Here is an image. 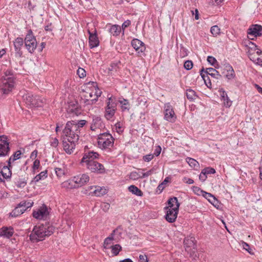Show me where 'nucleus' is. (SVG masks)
Here are the masks:
<instances>
[{
  "instance_id": "6",
  "label": "nucleus",
  "mask_w": 262,
  "mask_h": 262,
  "mask_svg": "<svg viewBox=\"0 0 262 262\" xmlns=\"http://www.w3.org/2000/svg\"><path fill=\"white\" fill-rule=\"evenodd\" d=\"M23 98L25 103L30 107L42 106L43 100L37 95L27 93L23 96Z\"/></svg>"
},
{
  "instance_id": "39",
  "label": "nucleus",
  "mask_w": 262,
  "mask_h": 262,
  "mask_svg": "<svg viewBox=\"0 0 262 262\" xmlns=\"http://www.w3.org/2000/svg\"><path fill=\"white\" fill-rule=\"evenodd\" d=\"M110 248L112 249V252L115 256L117 255L119 252L122 250L121 246L119 244L111 246Z\"/></svg>"
},
{
  "instance_id": "49",
  "label": "nucleus",
  "mask_w": 262,
  "mask_h": 262,
  "mask_svg": "<svg viewBox=\"0 0 262 262\" xmlns=\"http://www.w3.org/2000/svg\"><path fill=\"white\" fill-rule=\"evenodd\" d=\"M155 170V168L154 167H153L152 168H151L149 170L146 171V172L142 173L141 177L142 178H147L148 176L151 175L154 172Z\"/></svg>"
},
{
  "instance_id": "46",
  "label": "nucleus",
  "mask_w": 262,
  "mask_h": 262,
  "mask_svg": "<svg viewBox=\"0 0 262 262\" xmlns=\"http://www.w3.org/2000/svg\"><path fill=\"white\" fill-rule=\"evenodd\" d=\"M74 121V125L77 127V129L80 130V128L82 127L86 123V121L84 120H73Z\"/></svg>"
},
{
  "instance_id": "4",
  "label": "nucleus",
  "mask_w": 262,
  "mask_h": 262,
  "mask_svg": "<svg viewBox=\"0 0 262 262\" xmlns=\"http://www.w3.org/2000/svg\"><path fill=\"white\" fill-rule=\"evenodd\" d=\"M98 146L101 149H111L114 145V138L108 133L100 134L97 138Z\"/></svg>"
},
{
  "instance_id": "42",
  "label": "nucleus",
  "mask_w": 262,
  "mask_h": 262,
  "mask_svg": "<svg viewBox=\"0 0 262 262\" xmlns=\"http://www.w3.org/2000/svg\"><path fill=\"white\" fill-rule=\"evenodd\" d=\"M114 237L113 235L112 234L111 236H108L106 238L104 241V247L105 249H108L110 247L109 245L111 244L112 242L113 241Z\"/></svg>"
},
{
  "instance_id": "64",
  "label": "nucleus",
  "mask_w": 262,
  "mask_h": 262,
  "mask_svg": "<svg viewBox=\"0 0 262 262\" xmlns=\"http://www.w3.org/2000/svg\"><path fill=\"white\" fill-rule=\"evenodd\" d=\"M192 189L193 191L197 194H200L199 192H201L202 193H203V191L199 187L197 186H193L192 187Z\"/></svg>"
},
{
  "instance_id": "40",
  "label": "nucleus",
  "mask_w": 262,
  "mask_h": 262,
  "mask_svg": "<svg viewBox=\"0 0 262 262\" xmlns=\"http://www.w3.org/2000/svg\"><path fill=\"white\" fill-rule=\"evenodd\" d=\"M47 177V171L46 170L41 172L34 178V181L36 182L39 180Z\"/></svg>"
},
{
  "instance_id": "44",
  "label": "nucleus",
  "mask_w": 262,
  "mask_h": 262,
  "mask_svg": "<svg viewBox=\"0 0 262 262\" xmlns=\"http://www.w3.org/2000/svg\"><path fill=\"white\" fill-rule=\"evenodd\" d=\"M210 32L214 36H217L220 34V28L216 25L212 26L210 29Z\"/></svg>"
},
{
  "instance_id": "61",
  "label": "nucleus",
  "mask_w": 262,
  "mask_h": 262,
  "mask_svg": "<svg viewBox=\"0 0 262 262\" xmlns=\"http://www.w3.org/2000/svg\"><path fill=\"white\" fill-rule=\"evenodd\" d=\"M154 155L148 154L143 156V159L145 161L149 162L154 158Z\"/></svg>"
},
{
  "instance_id": "15",
  "label": "nucleus",
  "mask_w": 262,
  "mask_h": 262,
  "mask_svg": "<svg viewBox=\"0 0 262 262\" xmlns=\"http://www.w3.org/2000/svg\"><path fill=\"white\" fill-rule=\"evenodd\" d=\"M14 232L12 227H3L0 229V236L7 238H10Z\"/></svg>"
},
{
  "instance_id": "25",
  "label": "nucleus",
  "mask_w": 262,
  "mask_h": 262,
  "mask_svg": "<svg viewBox=\"0 0 262 262\" xmlns=\"http://www.w3.org/2000/svg\"><path fill=\"white\" fill-rule=\"evenodd\" d=\"M121 31V27L118 25H112L109 30L110 33L114 36H118Z\"/></svg>"
},
{
  "instance_id": "20",
  "label": "nucleus",
  "mask_w": 262,
  "mask_h": 262,
  "mask_svg": "<svg viewBox=\"0 0 262 262\" xmlns=\"http://www.w3.org/2000/svg\"><path fill=\"white\" fill-rule=\"evenodd\" d=\"M90 190H93L91 193H93L97 196H102L107 193V190L105 188L99 186H91L90 187Z\"/></svg>"
},
{
  "instance_id": "58",
  "label": "nucleus",
  "mask_w": 262,
  "mask_h": 262,
  "mask_svg": "<svg viewBox=\"0 0 262 262\" xmlns=\"http://www.w3.org/2000/svg\"><path fill=\"white\" fill-rule=\"evenodd\" d=\"M207 179V174L204 171L202 170L201 173L199 175V179L202 182H204Z\"/></svg>"
},
{
  "instance_id": "53",
  "label": "nucleus",
  "mask_w": 262,
  "mask_h": 262,
  "mask_svg": "<svg viewBox=\"0 0 262 262\" xmlns=\"http://www.w3.org/2000/svg\"><path fill=\"white\" fill-rule=\"evenodd\" d=\"M139 261L140 262H148L149 259L145 254H140L139 256Z\"/></svg>"
},
{
  "instance_id": "54",
  "label": "nucleus",
  "mask_w": 262,
  "mask_h": 262,
  "mask_svg": "<svg viewBox=\"0 0 262 262\" xmlns=\"http://www.w3.org/2000/svg\"><path fill=\"white\" fill-rule=\"evenodd\" d=\"M168 182V178H166L162 183L159 185L158 189L161 192L164 188V185H165Z\"/></svg>"
},
{
  "instance_id": "34",
  "label": "nucleus",
  "mask_w": 262,
  "mask_h": 262,
  "mask_svg": "<svg viewBox=\"0 0 262 262\" xmlns=\"http://www.w3.org/2000/svg\"><path fill=\"white\" fill-rule=\"evenodd\" d=\"M36 41V39L33 35L32 30L30 29L28 31L27 34L25 38V42L28 41Z\"/></svg>"
},
{
  "instance_id": "36",
  "label": "nucleus",
  "mask_w": 262,
  "mask_h": 262,
  "mask_svg": "<svg viewBox=\"0 0 262 262\" xmlns=\"http://www.w3.org/2000/svg\"><path fill=\"white\" fill-rule=\"evenodd\" d=\"M27 183V180L25 178H19L15 182V185L20 188L25 187Z\"/></svg>"
},
{
  "instance_id": "1",
  "label": "nucleus",
  "mask_w": 262,
  "mask_h": 262,
  "mask_svg": "<svg viewBox=\"0 0 262 262\" xmlns=\"http://www.w3.org/2000/svg\"><path fill=\"white\" fill-rule=\"evenodd\" d=\"M74 121H68L62 133V145L65 152L71 155L74 151L79 141L80 130L74 125Z\"/></svg>"
},
{
  "instance_id": "51",
  "label": "nucleus",
  "mask_w": 262,
  "mask_h": 262,
  "mask_svg": "<svg viewBox=\"0 0 262 262\" xmlns=\"http://www.w3.org/2000/svg\"><path fill=\"white\" fill-rule=\"evenodd\" d=\"M203 170L204 171L205 173H206V174H214L215 173V170L213 168L210 167L204 168Z\"/></svg>"
},
{
  "instance_id": "21",
  "label": "nucleus",
  "mask_w": 262,
  "mask_h": 262,
  "mask_svg": "<svg viewBox=\"0 0 262 262\" xmlns=\"http://www.w3.org/2000/svg\"><path fill=\"white\" fill-rule=\"evenodd\" d=\"M219 92L222 100L224 101V105L226 107H230L232 104V101L230 100L227 93L223 89H221Z\"/></svg>"
},
{
  "instance_id": "18",
  "label": "nucleus",
  "mask_w": 262,
  "mask_h": 262,
  "mask_svg": "<svg viewBox=\"0 0 262 262\" xmlns=\"http://www.w3.org/2000/svg\"><path fill=\"white\" fill-rule=\"evenodd\" d=\"M168 206L165 207L164 209H174L176 211H179L180 204L179 203L177 197L170 198L168 200Z\"/></svg>"
},
{
  "instance_id": "16",
  "label": "nucleus",
  "mask_w": 262,
  "mask_h": 262,
  "mask_svg": "<svg viewBox=\"0 0 262 262\" xmlns=\"http://www.w3.org/2000/svg\"><path fill=\"white\" fill-rule=\"evenodd\" d=\"M88 33L89 34V46L90 48H93L98 46L99 41L97 36L96 30H95L94 33L89 30Z\"/></svg>"
},
{
  "instance_id": "26",
  "label": "nucleus",
  "mask_w": 262,
  "mask_h": 262,
  "mask_svg": "<svg viewBox=\"0 0 262 262\" xmlns=\"http://www.w3.org/2000/svg\"><path fill=\"white\" fill-rule=\"evenodd\" d=\"M25 46L28 52L30 53L34 52L37 47V41L25 42Z\"/></svg>"
},
{
  "instance_id": "28",
  "label": "nucleus",
  "mask_w": 262,
  "mask_h": 262,
  "mask_svg": "<svg viewBox=\"0 0 262 262\" xmlns=\"http://www.w3.org/2000/svg\"><path fill=\"white\" fill-rule=\"evenodd\" d=\"M116 110H112L109 107H105L104 117L107 120H110L114 117Z\"/></svg>"
},
{
  "instance_id": "9",
  "label": "nucleus",
  "mask_w": 262,
  "mask_h": 262,
  "mask_svg": "<svg viewBox=\"0 0 262 262\" xmlns=\"http://www.w3.org/2000/svg\"><path fill=\"white\" fill-rule=\"evenodd\" d=\"M10 151L9 142L5 135L0 136V157L8 156Z\"/></svg>"
},
{
  "instance_id": "60",
  "label": "nucleus",
  "mask_w": 262,
  "mask_h": 262,
  "mask_svg": "<svg viewBox=\"0 0 262 262\" xmlns=\"http://www.w3.org/2000/svg\"><path fill=\"white\" fill-rule=\"evenodd\" d=\"M40 166V161L39 160L36 159L34 161L33 165V169L34 171L35 172V170L36 169H37Z\"/></svg>"
},
{
  "instance_id": "55",
  "label": "nucleus",
  "mask_w": 262,
  "mask_h": 262,
  "mask_svg": "<svg viewBox=\"0 0 262 262\" xmlns=\"http://www.w3.org/2000/svg\"><path fill=\"white\" fill-rule=\"evenodd\" d=\"M58 140L56 138H52L51 141H50V145L53 147H56L58 146Z\"/></svg>"
},
{
  "instance_id": "22",
  "label": "nucleus",
  "mask_w": 262,
  "mask_h": 262,
  "mask_svg": "<svg viewBox=\"0 0 262 262\" xmlns=\"http://www.w3.org/2000/svg\"><path fill=\"white\" fill-rule=\"evenodd\" d=\"M101 119L98 116H93V120L91 123V129L95 130L97 128H99L101 125Z\"/></svg>"
},
{
  "instance_id": "33",
  "label": "nucleus",
  "mask_w": 262,
  "mask_h": 262,
  "mask_svg": "<svg viewBox=\"0 0 262 262\" xmlns=\"http://www.w3.org/2000/svg\"><path fill=\"white\" fill-rule=\"evenodd\" d=\"M11 171L7 168V167H3L1 169V176L2 175L4 179H9L11 176Z\"/></svg>"
},
{
  "instance_id": "17",
  "label": "nucleus",
  "mask_w": 262,
  "mask_h": 262,
  "mask_svg": "<svg viewBox=\"0 0 262 262\" xmlns=\"http://www.w3.org/2000/svg\"><path fill=\"white\" fill-rule=\"evenodd\" d=\"M165 209L167 210L166 214L165 216L166 220L169 223L174 222L179 211H176L174 209Z\"/></svg>"
},
{
  "instance_id": "38",
  "label": "nucleus",
  "mask_w": 262,
  "mask_h": 262,
  "mask_svg": "<svg viewBox=\"0 0 262 262\" xmlns=\"http://www.w3.org/2000/svg\"><path fill=\"white\" fill-rule=\"evenodd\" d=\"M247 46L249 48V51H248V53L250 52L251 53H253V55L255 54V51L257 49V46L252 41H248V44Z\"/></svg>"
},
{
  "instance_id": "8",
  "label": "nucleus",
  "mask_w": 262,
  "mask_h": 262,
  "mask_svg": "<svg viewBox=\"0 0 262 262\" xmlns=\"http://www.w3.org/2000/svg\"><path fill=\"white\" fill-rule=\"evenodd\" d=\"M200 75L208 87H209V86L207 83L206 78L209 79V75L217 79L220 78L222 76L217 70L212 68H206V70L203 68L200 70Z\"/></svg>"
},
{
  "instance_id": "7",
  "label": "nucleus",
  "mask_w": 262,
  "mask_h": 262,
  "mask_svg": "<svg viewBox=\"0 0 262 262\" xmlns=\"http://www.w3.org/2000/svg\"><path fill=\"white\" fill-rule=\"evenodd\" d=\"M84 166L93 172L102 174L105 172L104 166L95 160L89 161L87 163H84Z\"/></svg>"
},
{
  "instance_id": "2",
  "label": "nucleus",
  "mask_w": 262,
  "mask_h": 262,
  "mask_svg": "<svg viewBox=\"0 0 262 262\" xmlns=\"http://www.w3.org/2000/svg\"><path fill=\"white\" fill-rule=\"evenodd\" d=\"M53 233V227L48 225H38L34 227L30 235V239L33 242H38L45 239L46 236Z\"/></svg>"
},
{
  "instance_id": "14",
  "label": "nucleus",
  "mask_w": 262,
  "mask_h": 262,
  "mask_svg": "<svg viewBox=\"0 0 262 262\" xmlns=\"http://www.w3.org/2000/svg\"><path fill=\"white\" fill-rule=\"evenodd\" d=\"M131 44L138 53H142L145 50L144 43L138 39L135 38L133 39Z\"/></svg>"
},
{
  "instance_id": "13",
  "label": "nucleus",
  "mask_w": 262,
  "mask_h": 262,
  "mask_svg": "<svg viewBox=\"0 0 262 262\" xmlns=\"http://www.w3.org/2000/svg\"><path fill=\"white\" fill-rule=\"evenodd\" d=\"M249 35L254 37L262 36V26L259 25H254L251 26L248 30Z\"/></svg>"
},
{
  "instance_id": "37",
  "label": "nucleus",
  "mask_w": 262,
  "mask_h": 262,
  "mask_svg": "<svg viewBox=\"0 0 262 262\" xmlns=\"http://www.w3.org/2000/svg\"><path fill=\"white\" fill-rule=\"evenodd\" d=\"M203 196L206 198L210 203L213 202V203L216 202V199L212 194L210 193L203 191Z\"/></svg>"
},
{
  "instance_id": "35",
  "label": "nucleus",
  "mask_w": 262,
  "mask_h": 262,
  "mask_svg": "<svg viewBox=\"0 0 262 262\" xmlns=\"http://www.w3.org/2000/svg\"><path fill=\"white\" fill-rule=\"evenodd\" d=\"M186 94L187 99L191 101L195 99L197 97L194 91L191 89L187 90Z\"/></svg>"
},
{
  "instance_id": "56",
  "label": "nucleus",
  "mask_w": 262,
  "mask_h": 262,
  "mask_svg": "<svg viewBox=\"0 0 262 262\" xmlns=\"http://www.w3.org/2000/svg\"><path fill=\"white\" fill-rule=\"evenodd\" d=\"M180 54L181 56L182 57H185L188 55V50L187 49L183 47H181L180 48Z\"/></svg>"
},
{
  "instance_id": "41",
  "label": "nucleus",
  "mask_w": 262,
  "mask_h": 262,
  "mask_svg": "<svg viewBox=\"0 0 262 262\" xmlns=\"http://www.w3.org/2000/svg\"><path fill=\"white\" fill-rule=\"evenodd\" d=\"M186 162L191 167L195 168V167H198L199 166V163L195 159L187 157L186 159Z\"/></svg>"
},
{
  "instance_id": "29",
  "label": "nucleus",
  "mask_w": 262,
  "mask_h": 262,
  "mask_svg": "<svg viewBox=\"0 0 262 262\" xmlns=\"http://www.w3.org/2000/svg\"><path fill=\"white\" fill-rule=\"evenodd\" d=\"M25 211V208L19 209V207L16 206L12 211L9 213V215L12 217H16L22 214Z\"/></svg>"
},
{
  "instance_id": "31",
  "label": "nucleus",
  "mask_w": 262,
  "mask_h": 262,
  "mask_svg": "<svg viewBox=\"0 0 262 262\" xmlns=\"http://www.w3.org/2000/svg\"><path fill=\"white\" fill-rule=\"evenodd\" d=\"M84 98H82L81 103L84 104V106L92 105L97 102V99H88V96L84 95Z\"/></svg>"
},
{
  "instance_id": "62",
  "label": "nucleus",
  "mask_w": 262,
  "mask_h": 262,
  "mask_svg": "<svg viewBox=\"0 0 262 262\" xmlns=\"http://www.w3.org/2000/svg\"><path fill=\"white\" fill-rule=\"evenodd\" d=\"M131 24V22L129 20H127L125 21L122 25V29L123 30V34H124V30L128 27Z\"/></svg>"
},
{
  "instance_id": "11",
  "label": "nucleus",
  "mask_w": 262,
  "mask_h": 262,
  "mask_svg": "<svg viewBox=\"0 0 262 262\" xmlns=\"http://www.w3.org/2000/svg\"><path fill=\"white\" fill-rule=\"evenodd\" d=\"M24 40L21 37H17L13 41L15 54L16 57H21L23 56L21 48L24 45Z\"/></svg>"
},
{
  "instance_id": "23",
  "label": "nucleus",
  "mask_w": 262,
  "mask_h": 262,
  "mask_svg": "<svg viewBox=\"0 0 262 262\" xmlns=\"http://www.w3.org/2000/svg\"><path fill=\"white\" fill-rule=\"evenodd\" d=\"M48 214L47 208H43L33 213V216L37 219H42Z\"/></svg>"
},
{
  "instance_id": "19",
  "label": "nucleus",
  "mask_w": 262,
  "mask_h": 262,
  "mask_svg": "<svg viewBox=\"0 0 262 262\" xmlns=\"http://www.w3.org/2000/svg\"><path fill=\"white\" fill-rule=\"evenodd\" d=\"M223 73L224 76L228 80L232 79L235 76L234 71L232 67L229 64L225 66Z\"/></svg>"
},
{
  "instance_id": "63",
  "label": "nucleus",
  "mask_w": 262,
  "mask_h": 262,
  "mask_svg": "<svg viewBox=\"0 0 262 262\" xmlns=\"http://www.w3.org/2000/svg\"><path fill=\"white\" fill-rule=\"evenodd\" d=\"M21 155V152L20 150H17L15 152L12 156L14 157L16 160H18L20 158Z\"/></svg>"
},
{
  "instance_id": "12",
  "label": "nucleus",
  "mask_w": 262,
  "mask_h": 262,
  "mask_svg": "<svg viewBox=\"0 0 262 262\" xmlns=\"http://www.w3.org/2000/svg\"><path fill=\"white\" fill-rule=\"evenodd\" d=\"M98 156L99 154L97 152L93 151H88L84 154L81 161V164L82 166H84V163L92 160H94L95 159L98 158Z\"/></svg>"
},
{
  "instance_id": "24",
  "label": "nucleus",
  "mask_w": 262,
  "mask_h": 262,
  "mask_svg": "<svg viewBox=\"0 0 262 262\" xmlns=\"http://www.w3.org/2000/svg\"><path fill=\"white\" fill-rule=\"evenodd\" d=\"M194 237H186L184 239V245L185 247V250L186 251H188L189 249H190L192 248L194 249V247L195 246V243H194Z\"/></svg>"
},
{
  "instance_id": "10",
  "label": "nucleus",
  "mask_w": 262,
  "mask_h": 262,
  "mask_svg": "<svg viewBox=\"0 0 262 262\" xmlns=\"http://www.w3.org/2000/svg\"><path fill=\"white\" fill-rule=\"evenodd\" d=\"M164 119L169 122H174L176 119V116L173 109L170 103H167L164 104Z\"/></svg>"
},
{
  "instance_id": "45",
  "label": "nucleus",
  "mask_w": 262,
  "mask_h": 262,
  "mask_svg": "<svg viewBox=\"0 0 262 262\" xmlns=\"http://www.w3.org/2000/svg\"><path fill=\"white\" fill-rule=\"evenodd\" d=\"M119 102L122 105L121 108H122V111H124L125 110H129V102L127 99H124L122 100H120Z\"/></svg>"
},
{
  "instance_id": "27",
  "label": "nucleus",
  "mask_w": 262,
  "mask_h": 262,
  "mask_svg": "<svg viewBox=\"0 0 262 262\" xmlns=\"http://www.w3.org/2000/svg\"><path fill=\"white\" fill-rule=\"evenodd\" d=\"M117 102L115 98L110 97L107 99L106 107H109L112 110H117Z\"/></svg>"
},
{
  "instance_id": "3",
  "label": "nucleus",
  "mask_w": 262,
  "mask_h": 262,
  "mask_svg": "<svg viewBox=\"0 0 262 262\" xmlns=\"http://www.w3.org/2000/svg\"><path fill=\"white\" fill-rule=\"evenodd\" d=\"M89 180L90 178L88 174H79L73 177L71 180L64 182L62 185L63 187L69 189L77 188L84 185Z\"/></svg>"
},
{
  "instance_id": "59",
  "label": "nucleus",
  "mask_w": 262,
  "mask_h": 262,
  "mask_svg": "<svg viewBox=\"0 0 262 262\" xmlns=\"http://www.w3.org/2000/svg\"><path fill=\"white\" fill-rule=\"evenodd\" d=\"M101 207L103 211L106 212L109 209L110 205L107 203H103L101 205Z\"/></svg>"
},
{
  "instance_id": "48",
  "label": "nucleus",
  "mask_w": 262,
  "mask_h": 262,
  "mask_svg": "<svg viewBox=\"0 0 262 262\" xmlns=\"http://www.w3.org/2000/svg\"><path fill=\"white\" fill-rule=\"evenodd\" d=\"M193 67V62L191 60H187L184 62V67L187 70H191Z\"/></svg>"
},
{
  "instance_id": "32",
  "label": "nucleus",
  "mask_w": 262,
  "mask_h": 262,
  "mask_svg": "<svg viewBox=\"0 0 262 262\" xmlns=\"http://www.w3.org/2000/svg\"><path fill=\"white\" fill-rule=\"evenodd\" d=\"M128 190L130 192L137 196H141L143 195L142 191L135 185H130L129 186Z\"/></svg>"
},
{
  "instance_id": "5",
  "label": "nucleus",
  "mask_w": 262,
  "mask_h": 262,
  "mask_svg": "<svg viewBox=\"0 0 262 262\" xmlns=\"http://www.w3.org/2000/svg\"><path fill=\"white\" fill-rule=\"evenodd\" d=\"M15 79L6 75L2 79L0 84V96L9 94L14 88Z\"/></svg>"
},
{
  "instance_id": "50",
  "label": "nucleus",
  "mask_w": 262,
  "mask_h": 262,
  "mask_svg": "<svg viewBox=\"0 0 262 262\" xmlns=\"http://www.w3.org/2000/svg\"><path fill=\"white\" fill-rule=\"evenodd\" d=\"M55 171L57 177H61L64 174V170L61 168H55Z\"/></svg>"
},
{
  "instance_id": "43",
  "label": "nucleus",
  "mask_w": 262,
  "mask_h": 262,
  "mask_svg": "<svg viewBox=\"0 0 262 262\" xmlns=\"http://www.w3.org/2000/svg\"><path fill=\"white\" fill-rule=\"evenodd\" d=\"M119 69L118 63H112L108 68V73L111 74L112 72H117Z\"/></svg>"
},
{
  "instance_id": "30",
  "label": "nucleus",
  "mask_w": 262,
  "mask_h": 262,
  "mask_svg": "<svg viewBox=\"0 0 262 262\" xmlns=\"http://www.w3.org/2000/svg\"><path fill=\"white\" fill-rule=\"evenodd\" d=\"M249 57L252 60L254 63L262 66V55L256 57V55L249 52Z\"/></svg>"
},
{
  "instance_id": "52",
  "label": "nucleus",
  "mask_w": 262,
  "mask_h": 262,
  "mask_svg": "<svg viewBox=\"0 0 262 262\" xmlns=\"http://www.w3.org/2000/svg\"><path fill=\"white\" fill-rule=\"evenodd\" d=\"M85 71L82 68H79L77 71V75L80 78H83L86 76Z\"/></svg>"
},
{
  "instance_id": "47",
  "label": "nucleus",
  "mask_w": 262,
  "mask_h": 262,
  "mask_svg": "<svg viewBox=\"0 0 262 262\" xmlns=\"http://www.w3.org/2000/svg\"><path fill=\"white\" fill-rule=\"evenodd\" d=\"M142 176H139V173L136 171H133L129 174V178L133 180H136L138 179H143Z\"/></svg>"
},
{
  "instance_id": "57",
  "label": "nucleus",
  "mask_w": 262,
  "mask_h": 262,
  "mask_svg": "<svg viewBox=\"0 0 262 262\" xmlns=\"http://www.w3.org/2000/svg\"><path fill=\"white\" fill-rule=\"evenodd\" d=\"M207 61L210 63L212 66H214V64L217 62L216 59L211 56H209L207 57Z\"/></svg>"
}]
</instances>
